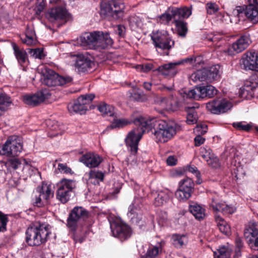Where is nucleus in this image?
I'll return each mask as SVG.
<instances>
[{
  "label": "nucleus",
  "mask_w": 258,
  "mask_h": 258,
  "mask_svg": "<svg viewBox=\"0 0 258 258\" xmlns=\"http://www.w3.org/2000/svg\"><path fill=\"white\" fill-rule=\"evenodd\" d=\"M137 129L128 133L125 143L131 154L136 155L138 150V144L142 135L154 128V135L156 141L165 143L171 139L176 133V125L165 120L157 119L150 116H139L134 120Z\"/></svg>",
  "instance_id": "nucleus-1"
},
{
  "label": "nucleus",
  "mask_w": 258,
  "mask_h": 258,
  "mask_svg": "<svg viewBox=\"0 0 258 258\" xmlns=\"http://www.w3.org/2000/svg\"><path fill=\"white\" fill-rule=\"evenodd\" d=\"M49 224L39 221L31 225L26 231V241L30 246H39L45 243L50 234Z\"/></svg>",
  "instance_id": "nucleus-2"
},
{
  "label": "nucleus",
  "mask_w": 258,
  "mask_h": 258,
  "mask_svg": "<svg viewBox=\"0 0 258 258\" xmlns=\"http://www.w3.org/2000/svg\"><path fill=\"white\" fill-rule=\"evenodd\" d=\"M73 80L70 76H60L47 68H45L42 72V83L49 87L70 85L72 83Z\"/></svg>",
  "instance_id": "nucleus-3"
},
{
  "label": "nucleus",
  "mask_w": 258,
  "mask_h": 258,
  "mask_svg": "<svg viewBox=\"0 0 258 258\" xmlns=\"http://www.w3.org/2000/svg\"><path fill=\"white\" fill-rule=\"evenodd\" d=\"M125 6L124 4L103 0L100 4V15L106 18L117 20L123 16Z\"/></svg>",
  "instance_id": "nucleus-4"
},
{
  "label": "nucleus",
  "mask_w": 258,
  "mask_h": 258,
  "mask_svg": "<svg viewBox=\"0 0 258 258\" xmlns=\"http://www.w3.org/2000/svg\"><path fill=\"white\" fill-rule=\"evenodd\" d=\"M249 4L246 6L245 9L241 7H237L233 11V14L237 17L235 20L236 23L239 21L245 15L252 23H258V0H248Z\"/></svg>",
  "instance_id": "nucleus-5"
},
{
  "label": "nucleus",
  "mask_w": 258,
  "mask_h": 258,
  "mask_svg": "<svg viewBox=\"0 0 258 258\" xmlns=\"http://www.w3.org/2000/svg\"><path fill=\"white\" fill-rule=\"evenodd\" d=\"M23 150L21 139L17 136L9 137L2 146L0 153L7 156H17Z\"/></svg>",
  "instance_id": "nucleus-6"
},
{
  "label": "nucleus",
  "mask_w": 258,
  "mask_h": 258,
  "mask_svg": "<svg viewBox=\"0 0 258 258\" xmlns=\"http://www.w3.org/2000/svg\"><path fill=\"white\" fill-rule=\"evenodd\" d=\"M36 195L33 199L34 206L42 207L47 204L50 198L53 197L50 185L43 183L36 189Z\"/></svg>",
  "instance_id": "nucleus-7"
},
{
  "label": "nucleus",
  "mask_w": 258,
  "mask_h": 258,
  "mask_svg": "<svg viewBox=\"0 0 258 258\" xmlns=\"http://www.w3.org/2000/svg\"><path fill=\"white\" fill-rule=\"evenodd\" d=\"M220 67L219 65L213 66L207 69L199 70L191 75L194 81L212 82L220 77Z\"/></svg>",
  "instance_id": "nucleus-8"
},
{
  "label": "nucleus",
  "mask_w": 258,
  "mask_h": 258,
  "mask_svg": "<svg viewBox=\"0 0 258 258\" xmlns=\"http://www.w3.org/2000/svg\"><path fill=\"white\" fill-rule=\"evenodd\" d=\"M89 213L82 207H74L67 219V226L72 231H75L81 220H85L89 217Z\"/></svg>",
  "instance_id": "nucleus-9"
},
{
  "label": "nucleus",
  "mask_w": 258,
  "mask_h": 258,
  "mask_svg": "<svg viewBox=\"0 0 258 258\" xmlns=\"http://www.w3.org/2000/svg\"><path fill=\"white\" fill-rule=\"evenodd\" d=\"M94 97L95 95L93 94L80 96L74 103L68 104L69 111L71 112L79 113L81 114L85 113L88 109V105L91 104Z\"/></svg>",
  "instance_id": "nucleus-10"
},
{
  "label": "nucleus",
  "mask_w": 258,
  "mask_h": 258,
  "mask_svg": "<svg viewBox=\"0 0 258 258\" xmlns=\"http://www.w3.org/2000/svg\"><path fill=\"white\" fill-rule=\"evenodd\" d=\"M195 184L188 177L185 178L179 182V187L175 193L176 198L179 201H186L191 196Z\"/></svg>",
  "instance_id": "nucleus-11"
},
{
  "label": "nucleus",
  "mask_w": 258,
  "mask_h": 258,
  "mask_svg": "<svg viewBox=\"0 0 258 258\" xmlns=\"http://www.w3.org/2000/svg\"><path fill=\"white\" fill-rule=\"evenodd\" d=\"M151 39L156 48L162 50H169L174 45V41L171 40L166 32L157 31L151 34Z\"/></svg>",
  "instance_id": "nucleus-12"
},
{
  "label": "nucleus",
  "mask_w": 258,
  "mask_h": 258,
  "mask_svg": "<svg viewBox=\"0 0 258 258\" xmlns=\"http://www.w3.org/2000/svg\"><path fill=\"white\" fill-rule=\"evenodd\" d=\"M232 106V102L229 100L225 98H219L207 103L206 107L211 113L219 114L230 110Z\"/></svg>",
  "instance_id": "nucleus-13"
},
{
  "label": "nucleus",
  "mask_w": 258,
  "mask_h": 258,
  "mask_svg": "<svg viewBox=\"0 0 258 258\" xmlns=\"http://www.w3.org/2000/svg\"><path fill=\"white\" fill-rule=\"evenodd\" d=\"M110 228L113 236L122 241L129 238L132 234L131 227L122 222H115L111 224Z\"/></svg>",
  "instance_id": "nucleus-14"
},
{
  "label": "nucleus",
  "mask_w": 258,
  "mask_h": 258,
  "mask_svg": "<svg viewBox=\"0 0 258 258\" xmlns=\"http://www.w3.org/2000/svg\"><path fill=\"white\" fill-rule=\"evenodd\" d=\"M51 96V93L47 89H42L33 95H25L23 97L24 102L32 106H35L43 102L48 99Z\"/></svg>",
  "instance_id": "nucleus-15"
},
{
  "label": "nucleus",
  "mask_w": 258,
  "mask_h": 258,
  "mask_svg": "<svg viewBox=\"0 0 258 258\" xmlns=\"http://www.w3.org/2000/svg\"><path fill=\"white\" fill-rule=\"evenodd\" d=\"M31 161L24 158H13L8 160L5 162V166L8 170L11 169L13 170L22 169L23 171L30 170L32 171L33 167L31 165Z\"/></svg>",
  "instance_id": "nucleus-16"
},
{
  "label": "nucleus",
  "mask_w": 258,
  "mask_h": 258,
  "mask_svg": "<svg viewBox=\"0 0 258 258\" xmlns=\"http://www.w3.org/2000/svg\"><path fill=\"white\" fill-rule=\"evenodd\" d=\"M241 63L244 70L258 72V52H247L241 58Z\"/></svg>",
  "instance_id": "nucleus-17"
},
{
  "label": "nucleus",
  "mask_w": 258,
  "mask_h": 258,
  "mask_svg": "<svg viewBox=\"0 0 258 258\" xmlns=\"http://www.w3.org/2000/svg\"><path fill=\"white\" fill-rule=\"evenodd\" d=\"M99 34L100 31L84 33L80 37L81 44L84 46H89L90 48L96 49Z\"/></svg>",
  "instance_id": "nucleus-18"
},
{
  "label": "nucleus",
  "mask_w": 258,
  "mask_h": 258,
  "mask_svg": "<svg viewBox=\"0 0 258 258\" xmlns=\"http://www.w3.org/2000/svg\"><path fill=\"white\" fill-rule=\"evenodd\" d=\"M200 155L213 168H218L220 166L218 158L213 153L209 147H201L200 150Z\"/></svg>",
  "instance_id": "nucleus-19"
},
{
  "label": "nucleus",
  "mask_w": 258,
  "mask_h": 258,
  "mask_svg": "<svg viewBox=\"0 0 258 258\" xmlns=\"http://www.w3.org/2000/svg\"><path fill=\"white\" fill-rule=\"evenodd\" d=\"M210 207L214 212L217 213L221 211L224 214H233L236 210L234 206L226 205L224 203L218 202L217 197L212 198Z\"/></svg>",
  "instance_id": "nucleus-20"
},
{
  "label": "nucleus",
  "mask_w": 258,
  "mask_h": 258,
  "mask_svg": "<svg viewBox=\"0 0 258 258\" xmlns=\"http://www.w3.org/2000/svg\"><path fill=\"white\" fill-rule=\"evenodd\" d=\"M69 13L63 7H57L51 9L47 13L48 19L53 21L55 20H66L69 19Z\"/></svg>",
  "instance_id": "nucleus-21"
},
{
  "label": "nucleus",
  "mask_w": 258,
  "mask_h": 258,
  "mask_svg": "<svg viewBox=\"0 0 258 258\" xmlns=\"http://www.w3.org/2000/svg\"><path fill=\"white\" fill-rule=\"evenodd\" d=\"M79 161L89 168H95L101 163L102 158L97 154L88 153L82 156Z\"/></svg>",
  "instance_id": "nucleus-22"
},
{
  "label": "nucleus",
  "mask_w": 258,
  "mask_h": 258,
  "mask_svg": "<svg viewBox=\"0 0 258 258\" xmlns=\"http://www.w3.org/2000/svg\"><path fill=\"white\" fill-rule=\"evenodd\" d=\"M177 67L176 62H169L159 67L154 71H158L163 76L173 77L178 73Z\"/></svg>",
  "instance_id": "nucleus-23"
},
{
  "label": "nucleus",
  "mask_w": 258,
  "mask_h": 258,
  "mask_svg": "<svg viewBox=\"0 0 258 258\" xmlns=\"http://www.w3.org/2000/svg\"><path fill=\"white\" fill-rule=\"evenodd\" d=\"M161 103L166 109L172 111L177 110L181 106L182 104L181 102L179 101L177 97L173 94L162 98Z\"/></svg>",
  "instance_id": "nucleus-24"
},
{
  "label": "nucleus",
  "mask_w": 258,
  "mask_h": 258,
  "mask_svg": "<svg viewBox=\"0 0 258 258\" xmlns=\"http://www.w3.org/2000/svg\"><path fill=\"white\" fill-rule=\"evenodd\" d=\"M92 61L85 57L82 54H79L77 55L75 67L78 69V71L80 72H85L90 70Z\"/></svg>",
  "instance_id": "nucleus-25"
},
{
  "label": "nucleus",
  "mask_w": 258,
  "mask_h": 258,
  "mask_svg": "<svg viewBox=\"0 0 258 258\" xmlns=\"http://www.w3.org/2000/svg\"><path fill=\"white\" fill-rule=\"evenodd\" d=\"M251 43L248 35L241 36L236 42L233 43L231 48L238 53L245 49Z\"/></svg>",
  "instance_id": "nucleus-26"
},
{
  "label": "nucleus",
  "mask_w": 258,
  "mask_h": 258,
  "mask_svg": "<svg viewBox=\"0 0 258 258\" xmlns=\"http://www.w3.org/2000/svg\"><path fill=\"white\" fill-rule=\"evenodd\" d=\"M171 12L175 16V19H181L188 18L192 13L191 7H183L181 8L171 7Z\"/></svg>",
  "instance_id": "nucleus-27"
},
{
  "label": "nucleus",
  "mask_w": 258,
  "mask_h": 258,
  "mask_svg": "<svg viewBox=\"0 0 258 258\" xmlns=\"http://www.w3.org/2000/svg\"><path fill=\"white\" fill-rule=\"evenodd\" d=\"M58 191H73L76 187V181L72 179H61L57 184Z\"/></svg>",
  "instance_id": "nucleus-28"
},
{
  "label": "nucleus",
  "mask_w": 258,
  "mask_h": 258,
  "mask_svg": "<svg viewBox=\"0 0 258 258\" xmlns=\"http://www.w3.org/2000/svg\"><path fill=\"white\" fill-rule=\"evenodd\" d=\"M98 40L96 44V49H105L108 46H111L113 43V41L109 34H104L102 32H100L99 37Z\"/></svg>",
  "instance_id": "nucleus-29"
},
{
  "label": "nucleus",
  "mask_w": 258,
  "mask_h": 258,
  "mask_svg": "<svg viewBox=\"0 0 258 258\" xmlns=\"http://www.w3.org/2000/svg\"><path fill=\"white\" fill-rule=\"evenodd\" d=\"M88 175V181L94 185L99 184L100 182L103 181L104 178L103 172L95 169L91 170Z\"/></svg>",
  "instance_id": "nucleus-30"
},
{
  "label": "nucleus",
  "mask_w": 258,
  "mask_h": 258,
  "mask_svg": "<svg viewBox=\"0 0 258 258\" xmlns=\"http://www.w3.org/2000/svg\"><path fill=\"white\" fill-rule=\"evenodd\" d=\"M198 90H199L200 93V98L213 97L217 92L216 88L212 85L198 87Z\"/></svg>",
  "instance_id": "nucleus-31"
},
{
  "label": "nucleus",
  "mask_w": 258,
  "mask_h": 258,
  "mask_svg": "<svg viewBox=\"0 0 258 258\" xmlns=\"http://www.w3.org/2000/svg\"><path fill=\"white\" fill-rule=\"evenodd\" d=\"M15 55L18 63L22 66L28 60V55L25 50L21 49L15 43L12 44Z\"/></svg>",
  "instance_id": "nucleus-32"
},
{
  "label": "nucleus",
  "mask_w": 258,
  "mask_h": 258,
  "mask_svg": "<svg viewBox=\"0 0 258 258\" xmlns=\"http://www.w3.org/2000/svg\"><path fill=\"white\" fill-rule=\"evenodd\" d=\"M140 208L135 202L133 203L128 207L127 215L131 217L133 222L138 223L141 218V215L139 213Z\"/></svg>",
  "instance_id": "nucleus-33"
},
{
  "label": "nucleus",
  "mask_w": 258,
  "mask_h": 258,
  "mask_svg": "<svg viewBox=\"0 0 258 258\" xmlns=\"http://www.w3.org/2000/svg\"><path fill=\"white\" fill-rule=\"evenodd\" d=\"M258 87V76L256 74L251 75L245 81L243 89L247 92L253 91Z\"/></svg>",
  "instance_id": "nucleus-34"
},
{
  "label": "nucleus",
  "mask_w": 258,
  "mask_h": 258,
  "mask_svg": "<svg viewBox=\"0 0 258 258\" xmlns=\"http://www.w3.org/2000/svg\"><path fill=\"white\" fill-rule=\"evenodd\" d=\"M190 212L198 220H203L205 216V210L197 204H194L189 206Z\"/></svg>",
  "instance_id": "nucleus-35"
},
{
  "label": "nucleus",
  "mask_w": 258,
  "mask_h": 258,
  "mask_svg": "<svg viewBox=\"0 0 258 258\" xmlns=\"http://www.w3.org/2000/svg\"><path fill=\"white\" fill-rule=\"evenodd\" d=\"M215 221L220 231L223 234L228 235L231 233V228L227 223L216 213L215 216Z\"/></svg>",
  "instance_id": "nucleus-36"
},
{
  "label": "nucleus",
  "mask_w": 258,
  "mask_h": 258,
  "mask_svg": "<svg viewBox=\"0 0 258 258\" xmlns=\"http://www.w3.org/2000/svg\"><path fill=\"white\" fill-rule=\"evenodd\" d=\"M12 103L11 98L5 93L0 94V116L7 111Z\"/></svg>",
  "instance_id": "nucleus-37"
},
{
  "label": "nucleus",
  "mask_w": 258,
  "mask_h": 258,
  "mask_svg": "<svg viewBox=\"0 0 258 258\" xmlns=\"http://www.w3.org/2000/svg\"><path fill=\"white\" fill-rule=\"evenodd\" d=\"M178 34L182 37L186 36L187 32V23L183 20L176 19L173 21Z\"/></svg>",
  "instance_id": "nucleus-38"
},
{
  "label": "nucleus",
  "mask_w": 258,
  "mask_h": 258,
  "mask_svg": "<svg viewBox=\"0 0 258 258\" xmlns=\"http://www.w3.org/2000/svg\"><path fill=\"white\" fill-rule=\"evenodd\" d=\"M198 87L193 89H182L180 91V94L183 98L199 100L200 97Z\"/></svg>",
  "instance_id": "nucleus-39"
},
{
  "label": "nucleus",
  "mask_w": 258,
  "mask_h": 258,
  "mask_svg": "<svg viewBox=\"0 0 258 258\" xmlns=\"http://www.w3.org/2000/svg\"><path fill=\"white\" fill-rule=\"evenodd\" d=\"M114 116L115 118L113 119L111 125H110V127L111 128H122L131 124L132 122L135 124L134 121L136 118H135L133 120L124 118L117 119L116 116L115 115Z\"/></svg>",
  "instance_id": "nucleus-40"
},
{
  "label": "nucleus",
  "mask_w": 258,
  "mask_h": 258,
  "mask_svg": "<svg viewBox=\"0 0 258 258\" xmlns=\"http://www.w3.org/2000/svg\"><path fill=\"white\" fill-rule=\"evenodd\" d=\"M154 205L161 206L166 203L169 199L168 194L164 191H160L154 194Z\"/></svg>",
  "instance_id": "nucleus-41"
},
{
  "label": "nucleus",
  "mask_w": 258,
  "mask_h": 258,
  "mask_svg": "<svg viewBox=\"0 0 258 258\" xmlns=\"http://www.w3.org/2000/svg\"><path fill=\"white\" fill-rule=\"evenodd\" d=\"M98 109L104 116H114L115 115L114 107L104 102L101 103L98 106Z\"/></svg>",
  "instance_id": "nucleus-42"
},
{
  "label": "nucleus",
  "mask_w": 258,
  "mask_h": 258,
  "mask_svg": "<svg viewBox=\"0 0 258 258\" xmlns=\"http://www.w3.org/2000/svg\"><path fill=\"white\" fill-rule=\"evenodd\" d=\"M244 235L246 238L250 236L252 237H255L258 236V223L255 222H250L248 227L245 229Z\"/></svg>",
  "instance_id": "nucleus-43"
},
{
  "label": "nucleus",
  "mask_w": 258,
  "mask_h": 258,
  "mask_svg": "<svg viewBox=\"0 0 258 258\" xmlns=\"http://www.w3.org/2000/svg\"><path fill=\"white\" fill-rule=\"evenodd\" d=\"M187 112L186 122L189 124H193L198 121V114L195 107H187L185 108Z\"/></svg>",
  "instance_id": "nucleus-44"
},
{
  "label": "nucleus",
  "mask_w": 258,
  "mask_h": 258,
  "mask_svg": "<svg viewBox=\"0 0 258 258\" xmlns=\"http://www.w3.org/2000/svg\"><path fill=\"white\" fill-rule=\"evenodd\" d=\"M172 19L173 21H174L175 17L171 12V7L169 8L168 10L165 11L164 13L159 16L157 18V20L161 24H168Z\"/></svg>",
  "instance_id": "nucleus-45"
},
{
  "label": "nucleus",
  "mask_w": 258,
  "mask_h": 258,
  "mask_svg": "<svg viewBox=\"0 0 258 258\" xmlns=\"http://www.w3.org/2000/svg\"><path fill=\"white\" fill-rule=\"evenodd\" d=\"M231 249L226 246L220 247L214 252L215 258H229L231 255Z\"/></svg>",
  "instance_id": "nucleus-46"
},
{
  "label": "nucleus",
  "mask_w": 258,
  "mask_h": 258,
  "mask_svg": "<svg viewBox=\"0 0 258 258\" xmlns=\"http://www.w3.org/2000/svg\"><path fill=\"white\" fill-rule=\"evenodd\" d=\"M173 244L177 248H180L187 242V237L183 235H174L172 237Z\"/></svg>",
  "instance_id": "nucleus-47"
},
{
  "label": "nucleus",
  "mask_w": 258,
  "mask_h": 258,
  "mask_svg": "<svg viewBox=\"0 0 258 258\" xmlns=\"http://www.w3.org/2000/svg\"><path fill=\"white\" fill-rule=\"evenodd\" d=\"M72 191H56V198L61 203H66L70 199Z\"/></svg>",
  "instance_id": "nucleus-48"
},
{
  "label": "nucleus",
  "mask_w": 258,
  "mask_h": 258,
  "mask_svg": "<svg viewBox=\"0 0 258 258\" xmlns=\"http://www.w3.org/2000/svg\"><path fill=\"white\" fill-rule=\"evenodd\" d=\"M161 249H160V251ZM160 251L159 248L157 246L150 247L146 253L141 256V258H156Z\"/></svg>",
  "instance_id": "nucleus-49"
},
{
  "label": "nucleus",
  "mask_w": 258,
  "mask_h": 258,
  "mask_svg": "<svg viewBox=\"0 0 258 258\" xmlns=\"http://www.w3.org/2000/svg\"><path fill=\"white\" fill-rule=\"evenodd\" d=\"M206 9L208 14L214 15L219 11V8L215 3L209 2L206 5Z\"/></svg>",
  "instance_id": "nucleus-50"
},
{
  "label": "nucleus",
  "mask_w": 258,
  "mask_h": 258,
  "mask_svg": "<svg viewBox=\"0 0 258 258\" xmlns=\"http://www.w3.org/2000/svg\"><path fill=\"white\" fill-rule=\"evenodd\" d=\"M136 69L138 71L147 73L153 69V64L151 63H143L137 65Z\"/></svg>",
  "instance_id": "nucleus-51"
},
{
  "label": "nucleus",
  "mask_w": 258,
  "mask_h": 258,
  "mask_svg": "<svg viewBox=\"0 0 258 258\" xmlns=\"http://www.w3.org/2000/svg\"><path fill=\"white\" fill-rule=\"evenodd\" d=\"M8 221L7 215L0 211V232L6 231Z\"/></svg>",
  "instance_id": "nucleus-52"
},
{
  "label": "nucleus",
  "mask_w": 258,
  "mask_h": 258,
  "mask_svg": "<svg viewBox=\"0 0 258 258\" xmlns=\"http://www.w3.org/2000/svg\"><path fill=\"white\" fill-rule=\"evenodd\" d=\"M57 169L61 173L71 174L73 173L71 168L66 163H58Z\"/></svg>",
  "instance_id": "nucleus-53"
},
{
  "label": "nucleus",
  "mask_w": 258,
  "mask_h": 258,
  "mask_svg": "<svg viewBox=\"0 0 258 258\" xmlns=\"http://www.w3.org/2000/svg\"><path fill=\"white\" fill-rule=\"evenodd\" d=\"M29 52L35 58L42 59L44 57L43 50L40 48L29 49Z\"/></svg>",
  "instance_id": "nucleus-54"
},
{
  "label": "nucleus",
  "mask_w": 258,
  "mask_h": 258,
  "mask_svg": "<svg viewBox=\"0 0 258 258\" xmlns=\"http://www.w3.org/2000/svg\"><path fill=\"white\" fill-rule=\"evenodd\" d=\"M233 127L239 130L248 131L251 129V126L248 124H244L242 122H235L233 124Z\"/></svg>",
  "instance_id": "nucleus-55"
},
{
  "label": "nucleus",
  "mask_w": 258,
  "mask_h": 258,
  "mask_svg": "<svg viewBox=\"0 0 258 258\" xmlns=\"http://www.w3.org/2000/svg\"><path fill=\"white\" fill-rule=\"evenodd\" d=\"M196 62V58L194 56L188 57L180 60L176 61V64L178 66L184 64H193Z\"/></svg>",
  "instance_id": "nucleus-56"
},
{
  "label": "nucleus",
  "mask_w": 258,
  "mask_h": 258,
  "mask_svg": "<svg viewBox=\"0 0 258 258\" xmlns=\"http://www.w3.org/2000/svg\"><path fill=\"white\" fill-rule=\"evenodd\" d=\"M208 131V126L205 124H198L194 129V132L198 135H203L206 134Z\"/></svg>",
  "instance_id": "nucleus-57"
},
{
  "label": "nucleus",
  "mask_w": 258,
  "mask_h": 258,
  "mask_svg": "<svg viewBox=\"0 0 258 258\" xmlns=\"http://www.w3.org/2000/svg\"><path fill=\"white\" fill-rule=\"evenodd\" d=\"M235 253L236 256H238L240 255V250L241 248L243 247V242L241 239L238 237L236 236L235 238Z\"/></svg>",
  "instance_id": "nucleus-58"
},
{
  "label": "nucleus",
  "mask_w": 258,
  "mask_h": 258,
  "mask_svg": "<svg viewBox=\"0 0 258 258\" xmlns=\"http://www.w3.org/2000/svg\"><path fill=\"white\" fill-rule=\"evenodd\" d=\"M130 26L133 29H135L140 26V20L137 17H131L128 19Z\"/></svg>",
  "instance_id": "nucleus-59"
},
{
  "label": "nucleus",
  "mask_w": 258,
  "mask_h": 258,
  "mask_svg": "<svg viewBox=\"0 0 258 258\" xmlns=\"http://www.w3.org/2000/svg\"><path fill=\"white\" fill-rule=\"evenodd\" d=\"M21 40L23 43L26 44L28 45H32L36 43V40L34 36L25 35L24 38H21Z\"/></svg>",
  "instance_id": "nucleus-60"
},
{
  "label": "nucleus",
  "mask_w": 258,
  "mask_h": 258,
  "mask_svg": "<svg viewBox=\"0 0 258 258\" xmlns=\"http://www.w3.org/2000/svg\"><path fill=\"white\" fill-rule=\"evenodd\" d=\"M115 32L119 36L123 37L125 35V27L122 25H118L117 26Z\"/></svg>",
  "instance_id": "nucleus-61"
},
{
  "label": "nucleus",
  "mask_w": 258,
  "mask_h": 258,
  "mask_svg": "<svg viewBox=\"0 0 258 258\" xmlns=\"http://www.w3.org/2000/svg\"><path fill=\"white\" fill-rule=\"evenodd\" d=\"M45 7L44 3L42 1L41 2L38 3L36 5V7L35 8V13L37 15L40 14V13L43 11Z\"/></svg>",
  "instance_id": "nucleus-62"
},
{
  "label": "nucleus",
  "mask_w": 258,
  "mask_h": 258,
  "mask_svg": "<svg viewBox=\"0 0 258 258\" xmlns=\"http://www.w3.org/2000/svg\"><path fill=\"white\" fill-rule=\"evenodd\" d=\"M143 93L134 92L131 94L130 97L133 100L137 101H141L142 100Z\"/></svg>",
  "instance_id": "nucleus-63"
},
{
  "label": "nucleus",
  "mask_w": 258,
  "mask_h": 258,
  "mask_svg": "<svg viewBox=\"0 0 258 258\" xmlns=\"http://www.w3.org/2000/svg\"><path fill=\"white\" fill-rule=\"evenodd\" d=\"M205 141V138H203L201 135H197L195 138V145L196 146H200L204 143Z\"/></svg>",
  "instance_id": "nucleus-64"
}]
</instances>
